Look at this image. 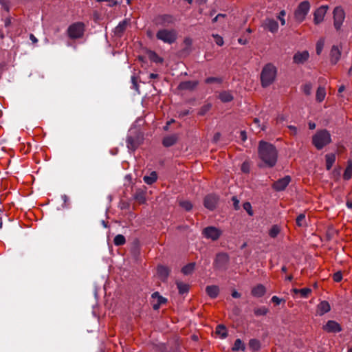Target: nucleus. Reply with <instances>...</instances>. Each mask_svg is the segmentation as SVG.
<instances>
[{
	"mask_svg": "<svg viewBox=\"0 0 352 352\" xmlns=\"http://www.w3.org/2000/svg\"><path fill=\"white\" fill-rule=\"evenodd\" d=\"M330 309L331 307L329 303L326 300H323L318 305L316 311L319 316H322L329 312Z\"/></svg>",
	"mask_w": 352,
	"mask_h": 352,
	"instance_id": "nucleus-20",
	"label": "nucleus"
},
{
	"mask_svg": "<svg viewBox=\"0 0 352 352\" xmlns=\"http://www.w3.org/2000/svg\"><path fill=\"white\" fill-rule=\"evenodd\" d=\"M215 333L221 338H226L228 336V331L225 325L218 324L215 329Z\"/></svg>",
	"mask_w": 352,
	"mask_h": 352,
	"instance_id": "nucleus-31",
	"label": "nucleus"
},
{
	"mask_svg": "<svg viewBox=\"0 0 352 352\" xmlns=\"http://www.w3.org/2000/svg\"><path fill=\"white\" fill-rule=\"evenodd\" d=\"M85 25L82 22H76L70 25L67 30V36L71 39L80 38L84 36Z\"/></svg>",
	"mask_w": 352,
	"mask_h": 352,
	"instance_id": "nucleus-5",
	"label": "nucleus"
},
{
	"mask_svg": "<svg viewBox=\"0 0 352 352\" xmlns=\"http://www.w3.org/2000/svg\"><path fill=\"white\" fill-rule=\"evenodd\" d=\"M154 22L157 25L168 26L176 22V18L172 14H162L155 16Z\"/></svg>",
	"mask_w": 352,
	"mask_h": 352,
	"instance_id": "nucleus-9",
	"label": "nucleus"
},
{
	"mask_svg": "<svg viewBox=\"0 0 352 352\" xmlns=\"http://www.w3.org/2000/svg\"><path fill=\"white\" fill-rule=\"evenodd\" d=\"M333 25L337 31L340 30L345 19V12L341 6H337L333 11Z\"/></svg>",
	"mask_w": 352,
	"mask_h": 352,
	"instance_id": "nucleus-8",
	"label": "nucleus"
},
{
	"mask_svg": "<svg viewBox=\"0 0 352 352\" xmlns=\"http://www.w3.org/2000/svg\"><path fill=\"white\" fill-rule=\"evenodd\" d=\"M131 20L129 19H124L120 21L118 25L114 28V35L118 38H121L126 28L130 25Z\"/></svg>",
	"mask_w": 352,
	"mask_h": 352,
	"instance_id": "nucleus-12",
	"label": "nucleus"
},
{
	"mask_svg": "<svg viewBox=\"0 0 352 352\" xmlns=\"http://www.w3.org/2000/svg\"><path fill=\"white\" fill-rule=\"evenodd\" d=\"M170 270L168 267L163 265L157 267V274L162 281H166L169 276Z\"/></svg>",
	"mask_w": 352,
	"mask_h": 352,
	"instance_id": "nucleus-21",
	"label": "nucleus"
},
{
	"mask_svg": "<svg viewBox=\"0 0 352 352\" xmlns=\"http://www.w3.org/2000/svg\"><path fill=\"white\" fill-rule=\"evenodd\" d=\"M303 93L309 96L311 94L312 90V85L310 82L305 84L302 87Z\"/></svg>",
	"mask_w": 352,
	"mask_h": 352,
	"instance_id": "nucleus-45",
	"label": "nucleus"
},
{
	"mask_svg": "<svg viewBox=\"0 0 352 352\" xmlns=\"http://www.w3.org/2000/svg\"><path fill=\"white\" fill-rule=\"evenodd\" d=\"M154 349L156 352H167L166 346L163 343L155 345Z\"/></svg>",
	"mask_w": 352,
	"mask_h": 352,
	"instance_id": "nucleus-48",
	"label": "nucleus"
},
{
	"mask_svg": "<svg viewBox=\"0 0 352 352\" xmlns=\"http://www.w3.org/2000/svg\"><path fill=\"white\" fill-rule=\"evenodd\" d=\"M151 296L153 298H157V303L153 305V308L155 310L158 309L161 305L166 303L167 301V300L165 298L160 296L159 292H154Z\"/></svg>",
	"mask_w": 352,
	"mask_h": 352,
	"instance_id": "nucleus-24",
	"label": "nucleus"
},
{
	"mask_svg": "<svg viewBox=\"0 0 352 352\" xmlns=\"http://www.w3.org/2000/svg\"><path fill=\"white\" fill-rule=\"evenodd\" d=\"M210 108H211V104H210L204 105L200 109L199 114L201 116H204L208 111H209L210 109Z\"/></svg>",
	"mask_w": 352,
	"mask_h": 352,
	"instance_id": "nucleus-53",
	"label": "nucleus"
},
{
	"mask_svg": "<svg viewBox=\"0 0 352 352\" xmlns=\"http://www.w3.org/2000/svg\"><path fill=\"white\" fill-rule=\"evenodd\" d=\"M269 312V309L265 306L256 307L254 309V314L256 316H265Z\"/></svg>",
	"mask_w": 352,
	"mask_h": 352,
	"instance_id": "nucleus-35",
	"label": "nucleus"
},
{
	"mask_svg": "<svg viewBox=\"0 0 352 352\" xmlns=\"http://www.w3.org/2000/svg\"><path fill=\"white\" fill-rule=\"evenodd\" d=\"M178 140L177 135L173 134L164 138L162 144L165 147H169L174 145Z\"/></svg>",
	"mask_w": 352,
	"mask_h": 352,
	"instance_id": "nucleus-23",
	"label": "nucleus"
},
{
	"mask_svg": "<svg viewBox=\"0 0 352 352\" xmlns=\"http://www.w3.org/2000/svg\"><path fill=\"white\" fill-rule=\"evenodd\" d=\"M134 199L140 204H143L146 202V192L142 189H138L134 194Z\"/></svg>",
	"mask_w": 352,
	"mask_h": 352,
	"instance_id": "nucleus-28",
	"label": "nucleus"
},
{
	"mask_svg": "<svg viewBox=\"0 0 352 352\" xmlns=\"http://www.w3.org/2000/svg\"><path fill=\"white\" fill-rule=\"evenodd\" d=\"M311 293V289L308 287L300 289V294L302 298H307Z\"/></svg>",
	"mask_w": 352,
	"mask_h": 352,
	"instance_id": "nucleus-46",
	"label": "nucleus"
},
{
	"mask_svg": "<svg viewBox=\"0 0 352 352\" xmlns=\"http://www.w3.org/2000/svg\"><path fill=\"white\" fill-rule=\"evenodd\" d=\"M331 142V134L327 129L318 131L312 137V144L318 150L322 149Z\"/></svg>",
	"mask_w": 352,
	"mask_h": 352,
	"instance_id": "nucleus-3",
	"label": "nucleus"
},
{
	"mask_svg": "<svg viewBox=\"0 0 352 352\" xmlns=\"http://www.w3.org/2000/svg\"><path fill=\"white\" fill-rule=\"evenodd\" d=\"M0 2L2 4V6L3 7L4 10H6L7 12H8L10 10V8H9L8 3L6 1V0H0Z\"/></svg>",
	"mask_w": 352,
	"mask_h": 352,
	"instance_id": "nucleus-58",
	"label": "nucleus"
},
{
	"mask_svg": "<svg viewBox=\"0 0 352 352\" xmlns=\"http://www.w3.org/2000/svg\"><path fill=\"white\" fill-rule=\"evenodd\" d=\"M265 287L263 285L259 284L252 288L251 293L255 297H262L265 295Z\"/></svg>",
	"mask_w": 352,
	"mask_h": 352,
	"instance_id": "nucleus-25",
	"label": "nucleus"
},
{
	"mask_svg": "<svg viewBox=\"0 0 352 352\" xmlns=\"http://www.w3.org/2000/svg\"><path fill=\"white\" fill-rule=\"evenodd\" d=\"M230 261V256L226 252H219L216 254L213 266L217 270H226Z\"/></svg>",
	"mask_w": 352,
	"mask_h": 352,
	"instance_id": "nucleus-7",
	"label": "nucleus"
},
{
	"mask_svg": "<svg viewBox=\"0 0 352 352\" xmlns=\"http://www.w3.org/2000/svg\"><path fill=\"white\" fill-rule=\"evenodd\" d=\"M126 146L129 150L135 151L141 144V140L139 135H128L126 138Z\"/></svg>",
	"mask_w": 352,
	"mask_h": 352,
	"instance_id": "nucleus-14",
	"label": "nucleus"
},
{
	"mask_svg": "<svg viewBox=\"0 0 352 352\" xmlns=\"http://www.w3.org/2000/svg\"><path fill=\"white\" fill-rule=\"evenodd\" d=\"M291 182V177L289 175H287L281 179H278L275 182L272 188L276 191H281L285 189V188L289 185Z\"/></svg>",
	"mask_w": 352,
	"mask_h": 352,
	"instance_id": "nucleus-17",
	"label": "nucleus"
},
{
	"mask_svg": "<svg viewBox=\"0 0 352 352\" xmlns=\"http://www.w3.org/2000/svg\"><path fill=\"white\" fill-rule=\"evenodd\" d=\"M271 300L272 302L275 303L276 305H280V303L281 302L283 299L279 298L276 296H272Z\"/></svg>",
	"mask_w": 352,
	"mask_h": 352,
	"instance_id": "nucleus-56",
	"label": "nucleus"
},
{
	"mask_svg": "<svg viewBox=\"0 0 352 352\" xmlns=\"http://www.w3.org/2000/svg\"><path fill=\"white\" fill-rule=\"evenodd\" d=\"M310 8L311 5L308 1L300 2L294 12L295 21L298 23L303 22L310 10Z\"/></svg>",
	"mask_w": 352,
	"mask_h": 352,
	"instance_id": "nucleus-4",
	"label": "nucleus"
},
{
	"mask_svg": "<svg viewBox=\"0 0 352 352\" xmlns=\"http://www.w3.org/2000/svg\"><path fill=\"white\" fill-rule=\"evenodd\" d=\"M240 137H241V139L243 140V141H245L246 139H247V135H246V133L245 131H241V134H240Z\"/></svg>",
	"mask_w": 352,
	"mask_h": 352,
	"instance_id": "nucleus-62",
	"label": "nucleus"
},
{
	"mask_svg": "<svg viewBox=\"0 0 352 352\" xmlns=\"http://www.w3.org/2000/svg\"><path fill=\"white\" fill-rule=\"evenodd\" d=\"M113 243L116 246L123 245L126 243L125 237L122 234H118L115 236Z\"/></svg>",
	"mask_w": 352,
	"mask_h": 352,
	"instance_id": "nucleus-39",
	"label": "nucleus"
},
{
	"mask_svg": "<svg viewBox=\"0 0 352 352\" xmlns=\"http://www.w3.org/2000/svg\"><path fill=\"white\" fill-rule=\"evenodd\" d=\"M245 348V344L243 343L241 339L238 338L235 340L232 349L234 351H236L239 350L244 351Z\"/></svg>",
	"mask_w": 352,
	"mask_h": 352,
	"instance_id": "nucleus-38",
	"label": "nucleus"
},
{
	"mask_svg": "<svg viewBox=\"0 0 352 352\" xmlns=\"http://www.w3.org/2000/svg\"><path fill=\"white\" fill-rule=\"evenodd\" d=\"M222 82H223L222 78H219V77H209L205 80V82L206 84H210V83L221 84Z\"/></svg>",
	"mask_w": 352,
	"mask_h": 352,
	"instance_id": "nucleus-43",
	"label": "nucleus"
},
{
	"mask_svg": "<svg viewBox=\"0 0 352 352\" xmlns=\"http://www.w3.org/2000/svg\"><path fill=\"white\" fill-rule=\"evenodd\" d=\"M218 201L219 197L217 195L214 194H210L205 197L204 200V205L207 209L213 210L215 209Z\"/></svg>",
	"mask_w": 352,
	"mask_h": 352,
	"instance_id": "nucleus-15",
	"label": "nucleus"
},
{
	"mask_svg": "<svg viewBox=\"0 0 352 352\" xmlns=\"http://www.w3.org/2000/svg\"><path fill=\"white\" fill-rule=\"evenodd\" d=\"M241 170L245 173H248L250 172V164L248 162H243L241 165Z\"/></svg>",
	"mask_w": 352,
	"mask_h": 352,
	"instance_id": "nucleus-54",
	"label": "nucleus"
},
{
	"mask_svg": "<svg viewBox=\"0 0 352 352\" xmlns=\"http://www.w3.org/2000/svg\"><path fill=\"white\" fill-rule=\"evenodd\" d=\"M131 81H132V83L133 85V87L135 89H138V82H137L136 78L135 76H132L131 77Z\"/></svg>",
	"mask_w": 352,
	"mask_h": 352,
	"instance_id": "nucleus-60",
	"label": "nucleus"
},
{
	"mask_svg": "<svg viewBox=\"0 0 352 352\" xmlns=\"http://www.w3.org/2000/svg\"><path fill=\"white\" fill-rule=\"evenodd\" d=\"M309 52L307 51L298 52L294 55L293 60L296 64H302L309 58Z\"/></svg>",
	"mask_w": 352,
	"mask_h": 352,
	"instance_id": "nucleus-19",
	"label": "nucleus"
},
{
	"mask_svg": "<svg viewBox=\"0 0 352 352\" xmlns=\"http://www.w3.org/2000/svg\"><path fill=\"white\" fill-rule=\"evenodd\" d=\"M346 205L349 208L352 209V199H348L346 201Z\"/></svg>",
	"mask_w": 352,
	"mask_h": 352,
	"instance_id": "nucleus-63",
	"label": "nucleus"
},
{
	"mask_svg": "<svg viewBox=\"0 0 352 352\" xmlns=\"http://www.w3.org/2000/svg\"><path fill=\"white\" fill-rule=\"evenodd\" d=\"M212 37L214 38V41L217 45L222 46L223 45L224 41L222 36L217 34H213Z\"/></svg>",
	"mask_w": 352,
	"mask_h": 352,
	"instance_id": "nucleus-47",
	"label": "nucleus"
},
{
	"mask_svg": "<svg viewBox=\"0 0 352 352\" xmlns=\"http://www.w3.org/2000/svg\"><path fill=\"white\" fill-rule=\"evenodd\" d=\"M328 8V6H321L315 10L314 13V23L315 25H318L323 21Z\"/></svg>",
	"mask_w": 352,
	"mask_h": 352,
	"instance_id": "nucleus-11",
	"label": "nucleus"
},
{
	"mask_svg": "<svg viewBox=\"0 0 352 352\" xmlns=\"http://www.w3.org/2000/svg\"><path fill=\"white\" fill-rule=\"evenodd\" d=\"M184 43L186 45V46H191L192 44V40L191 38L190 37H186L184 38Z\"/></svg>",
	"mask_w": 352,
	"mask_h": 352,
	"instance_id": "nucleus-57",
	"label": "nucleus"
},
{
	"mask_svg": "<svg viewBox=\"0 0 352 352\" xmlns=\"http://www.w3.org/2000/svg\"><path fill=\"white\" fill-rule=\"evenodd\" d=\"M323 330L327 333H339L342 329L341 325L335 320H329L322 327Z\"/></svg>",
	"mask_w": 352,
	"mask_h": 352,
	"instance_id": "nucleus-16",
	"label": "nucleus"
},
{
	"mask_svg": "<svg viewBox=\"0 0 352 352\" xmlns=\"http://www.w3.org/2000/svg\"><path fill=\"white\" fill-rule=\"evenodd\" d=\"M276 76V68L271 63L264 66L261 73V82L263 87H267L273 83Z\"/></svg>",
	"mask_w": 352,
	"mask_h": 352,
	"instance_id": "nucleus-2",
	"label": "nucleus"
},
{
	"mask_svg": "<svg viewBox=\"0 0 352 352\" xmlns=\"http://www.w3.org/2000/svg\"><path fill=\"white\" fill-rule=\"evenodd\" d=\"M261 26L272 33H276L278 30V23L274 19L266 18L262 21Z\"/></svg>",
	"mask_w": 352,
	"mask_h": 352,
	"instance_id": "nucleus-13",
	"label": "nucleus"
},
{
	"mask_svg": "<svg viewBox=\"0 0 352 352\" xmlns=\"http://www.w3.org/2000/svg\"><path fill=\"white\" fill-rule=\"evenodd\" d=\"M243 209L247 211L248 214L252 216L253 214V211L252 209V206L250 202H245L243 205Z\"/></svg>",
	"mask_w": 352,
	"mask_h": 352,
	"instance_id": "nucleus-50",
	"label": "nucleus"
},
{
	"mask_svg": "<svg viewBox=\"0 0 352 352\" xmlns=\"http://www.w3.org/2000/svg\"><path fill=\"white\" fill-rule=\"evenodd\" d=\"M285 14H286V12H285V10H281V11L279 12V14H278V16H277L278 19H279V20H280V24H281L282 25H285V18H284V17H285Z\"/></svg>",
	"mask_w": 352,
	"mask_h": 352,
	"instance_id": "nucleus-51",
	"label": "nucleus"
},
{
	"mask_svg": "<svg viewBox=\"0 0 352 352\" xmlns=\"http://www.w3.org/2000/svg\"><path fill=\"white\" fill-rule=\"evenodd\" d=\"M30 37L32 43H36L38 41L37 38L32 34H30Z\"/></svg>",
	"mask_w": 352,
	"mask_h": 352,
	"instance_id": "nucleus-64",
	"label": "nucleus"
},
{
	"mask_svg": "<svg viewBox=\"0 0 352 352\" xmlns=\"http://www.w3.org/2000/svg\"><path fill=\"white\" fill-rule=\"evenodd\" d=\"M198 85H199L198 80L183 81L179 84V85L177 86V89L181 90V91H184V90L192 91L197 87Z\"/></svg>",
	"mask_w": 352,
	"mask_h": 352,
	"instance_id": "nucleus-18",
	"label": "nucleus"
},
{
	"mask_svg": "<svg viewBox=\"0 0 352 352\" xmlns=\"http://www.w3.org/2000/svg\"><path fill=\"white\" fill-rule=\"evenodd\" d=\"M326 96V90L324 87H319L316 91V100L318 102H322Z\"/></svg>",
	"mask_w": 352,
	"mask_h": 352,
	"instance_id": "nucleus-32",
	"label": "nucleus"
},
{
	"mask_svg": "<svg viewBox=\"0 0 352 352\" xmlns=\"http://www.w3.org/2000/svg\"><path fill=\"white\" fill-rule=\"evenodd\" d=\"M219 99L223 102H228L233 100V96L230 92L224 91L220 93Z\"/></svg>",
	"mask_w": 352,
	"mask_h": 352,
	"instance_id": "nucleus-33",
	"label": "nucleus"
},
{
	"mask_svg": "<svg viewBox=\"0 0 352 352\" xmlns=\"http://www.w3.org/2000/svg\"><path fill=\"white\" fill-rule=\"evenodd\" d=\"M232 296L234 298H239L241 297V294L239 293L236 290H234L232 292Z\"/></svg>",
	"mask_w": 352,
	"mask_h": 352,
	"instance_id": "nucleus-61",
	"label": "nucleus"
},
{
	"mask_svg": "<svg viewBox=\"0 0 352 352\" xmlns=\"http://www.w3.org/2000/svg\"><path fill=\"white\" fill-rule=\"evenodd\" d=\"M190 111L189 110L186 109V110H184V111H181L179 113V118H183L186 116H188L189 114Z\"/></svg>",
	"mask_w": 352,
	"mask_h": 352,
	"instance_id": "nucleus-59",
	"label": "nucleus"
},
{
	"mask_svg": "<svg viewBox=\"0 0 352 352\" xmlns=\"http://www.w3.org/2000/svg\"><path fill=\"white\" fill-rule=\"evenodd\" d=\"M249 346L254 351H258L261 347L259 340L256 339H251L249 342Z\"/></svg>",
	"mask_w": 352,
	"mask_h": 352,
	"instance_id": "nucleus-41",
	"label": "nucleus"
},
{
	"mask_svg": "<svg viewBox=\"0 0 352 352\" xmlns=\"http://www.w3.org/2000/svg\"><path fill=\"white\" fill-rule=\"evenodd\" d=\"M157 179V174L155 171H152L149 175H145L143 177L144 182L148 185H152Z\"/></svg>",
	"mask_w": 352,
	"mask_h": 352,
	"instance_id": "nucleus-30",
	"label": "nucleus"
},
{
	"mask_svg": "<svg viewBox=\"0 0 352 352\" xmlns=\"http://www.w3.org/2000/svg\"><path fill=\"white\" fill-rule=\"evenodd\" d=\"M258 155L266 167L272 168L277 162L278 151L273 144L269 142L263 140L259 142Z\"/></svg>",
	"mask_w": 352,
	"mask_h": 352,
	"instance_id": "nucleus-1",
	"label": "nucleus"
},
{
	"mask_svg": "<svg viewBox=\"0 0 352 352\" xmlns=\"http://www.w3.org/2000/svg\"><path fill=\"white\" fill-rule=\"evenodd\" d=\"M341 56V52L339 50L338 47L333 45L331 48L330 52L331 56V62L332 64L335 65L338 63Z\"/></svg>",
	"mask_w": 352,
	"mask_h": 352,
	"instance_id": "nucleus-22",
	"label": "nucleus"
},
{
	"mask_svg": "<svg viewBox=\"0 0 352 352\" xmlns=\"http://www.w3.org/2000/svg\"><path fill=\"white\" fill-rule=\"evenodd\" d=\"M148 57L152 62L156 63H162L164 62V59L162 57L159 56L156 52L153 51H151L148 53Z\"/></svg>",
	"mask_w": 352,
	"mask_h": 352,
	"instance_id": "nucleus-36",
	"label": "nucleus"
},
{
	"mask_svg": "<svg viewBox=\"0 0 352 352\" xmlns=\"http://www.w3.org/2000/svg\"><path fill=\"white\" fill-rule=\"evenodd\" d=\"M176 285H177V289L179 290V293L180 294H184L185 293L188 292L189 285L188 284L180 282V281H177Z\"/></svg>",
	"mask_w": 352,
	"mask_h": 352,
	"instance_id": "nucleus-34",
	"label": "nucleus"
},
{
	"mask_svg": "<svg viewBox=\"0 0 352 352\" xmlns=\"http://www.w3.org/2000/svg\"><path fill=\"white\" fill-rule=\"evenodd\" d=\"M179 206L185 210L190 211L192 208V204L189 201H182L179 202Z\"/></svg>",
	"mask_w": 352,
	"mask_h": 352,
	"instance_id": "nucleus-44",
	"label": "nucleus"
},
{
	"mask_svg": "<svg viewBox=\"0 0 352 352\" xmlns=\"http://www.w3.org/2000/svg\"><path fill=\"white\" fill-rule=\"evenodd\" d=\"M202 234L206 239L217 241L221 236L222 231L214 226H208L203 230Z\"/></svg>",
	"mask_w": 352,
	"mask_h": 352,
	"instance_id": "nucleus-10",
	"label": "nucleus"
},
{
	"mask_svg": "<svg viewBox=\"0 0 352 352\" xmlns=\"http://www.w3.org/2000/svg\"><path fill=\"white\" fill-rule=\"evenodd\" d=\"M206 294L212 298H215L219 294V288L217 285H209L206 288Z\"/></svg>",
	"mask_w": 352,
	"mask_h": 352,
	"instance_id": "nucleus-26",
	"label": "nucleus"
},
{
	"mask_svg": "<svg viewBox=\"0 0 352 352\" xmlns=\"http://www.w3.org/2000/svg\"><path fill=\"white\" fill-rule=\"evenodd\" d=\"M156 37L158 40L162 41L164 43L172 44L176 41L177 33L174 29H162L157 31Z\"/></svg>",
	"mask_w": 352,
	"mask_h": 352,
	"instance_id": "nucleus-6",
	"label": "nucleus"
},
{
	"mask_svg": "<svg viewBox=\"0 0 352 352\" xmlns=\"http://www.w3.org/2000/svg\"><path fill=\"white\" fill-rule=\"evenodd\" d=\"M280 232V228L277 225H274L269 231V235L272 238H276Z\"/></svg>",
	"mask_w": 352,
	"mask_h": 352,
	"instance_id": "nucleus-40",
	"label": "nucleus"
},
{
	"mask_svg": "<svg viewBox=\"0 0 352 352\" xmlns=\"http://www.w3.org/2000/svg\"><path fill=\"white\" fill-rule=\"evenodd\" d=\"M346 164V167L343 173V179L347 181L352 177V160H349Z\"/></svg>",
	"mask_w": 352,
	"mask_h": 352,
	"instance_id": "nucleus-29",
	"label": "nucleus"
},
{
	"mask_svg": "<svg viewBox=\"0 0 352 352\" xmlns=\"http://www.w3.org/2000/svg\"><path fill=\"white\" fill-rule=\"evenodd\" d=\"M324 40L320 39L316 43V53L318 55L320 54L324 47Z\"/></svg>",
	"mask_w": 352,
	"mask_h": 352,
	"instance_id": "nucleus-49",
	"label": "nucleus"
},
{
	"mask_svg": "<svg viewBox=\"0 0 352 352\" xmlns=\"http://www.w3.org/2000/svg\"><path fill=\"white\" fill-rule=\"evenodd\" d=\"M296 225L298 227H302L306 226V221H305V214L302 213L300 214L296 219Z\"/></svg>",
	"mask_w": 352,
	"mask_h": 352,
	"instance_id": "nucleus-42",
	"label": "nucleus"
},
{
	"mask_svg": "<svg viewBox=\"0 0 352 352\" xmlns=\"http://www.w3.org/2000/svg\"><path fill=\"white\" fill-rule=\"evenodd\" d=\"M336 155L334 153H328L325 155V165L326 169L329 170L331 169L333 164L336 162Z\"/></svg>",
	"mask_w": 352,
	"mask_h": 352,
	"instance_id": "nucleus-27",
	"label": "nucleus"
},
{
	"mask_svg": "<svg viewBox=\"0 0 352 352\" xmlns=\"http://www.w3.org/2000/svg\"><path fill=\"white\" fill-rule=\"evenodd\" d=\"M195 267V263H190L182 267V272L185 275L190 274L194 271Z\"/></svg>",
	"mask_w": 352,
	"mask_h": 352,
	"instance_id": "nucleus-37",
	"label": "nucleus"
},
{
	"mask_svg": "<svg viewBox=\"0 0 352 352\" xmlns=\"http://www.w3.org/2000/svg\"><path fill=\"white\" fill-rule=\"evenodd\" d=\"M232 201L235 210L239 209V201L236 196L232 197Z\"/></svg>",
	"mask_w": 352,
	"mask_h": 352,
	"instance_id": "nucleus-55",
	"label": "nucleus"
},
{
	"mask_svg": "<svg viewBox=\"0 0 352 352\" xmlns=\"http://www.w3.org/2000/svg\"><path fill=\"white\" fill-rule=\"evenodd\" d=\"M333 279L335 282L339 283L342 279V274L340 271H338L333 274Z\"/></svg>",
	"mask_w": 352,
	"mask_h": 352,
	"instance_id": "nucleus-52",
	"label": "nucleus"
}]
</instances>
